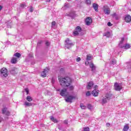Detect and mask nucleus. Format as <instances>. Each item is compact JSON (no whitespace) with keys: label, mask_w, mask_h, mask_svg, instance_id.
Returning a JSON list of instances; mask_svg holds the SVG:
<instances>
[{"label":"nucleus","mask_w":131,"mask_h":131,"mask_svg":"<svg viewBox=\"0 0 131 131\" xmlns=\"http://www.w3.org/2000/svg\"><path fill=\"white\" fill-rule=\"evenodd\" d=\"M111 98H112V94L110 93H107L105 95V96H103L101 97L100 100V103L102 105H104V104H107L110 100H111Z\"/></svg>","instance_id":"2"},{"label":"nucleus","mask_w":131,"mask_h":131,"mask_svg":"<svg viewBox=\"0 0 131 131\" xmlns=\"http://www.w3.org/2000/svg\"><path fill=\"white\" fill-rule=\"evenodd\" d=\"M124 40V38H121V40L119 43V47L121 48H123V45L122 43H123V41Z\"/></svg>","instance_id":"17"},{"label":"nucleus","mask_w":131,"mask_h":131,"mask_svg":"<svg viewBox=\"0 0 131 131\" xmlns=\"http://www.w3.org/2000/svg\"><path fill=\"white\" fill-rule=\"evenodd\" d=\"M91 59H92V56H91V55H88L86 60H91Z\"/></svg>","instance_id":"30"},{"label":"nucleus","mask_w":131,"mask_h":131,"mask_svg":"<svg viewBox=\"0 0 131 131\" xmlns=\"http://www.w3.org/2000/svg\"><path fill=\"white\" fill-rule=\"evenodd\" d=\"M2 9L3 7L1 5H0V11H2Z\"/></svg>","instance_id":"50"},{"label":"nucleus","mask_w":131,"mask_h":131,"mask_svg":"<svg viewBox=\"0 0 131 131\" xmlns=\"http://www.w3.org/2000/svg\"><path fill=\"white\" fill-rule=\"evenodd\" d=\"M0 74L2 77H7L8 76V70L7 69L3 68L1 69Z\"/></svg>","instance_id":"4"},{"label":"nucleus","mask_w":131,"mask_h":131,"mask_svg":"<svg viewBox=\"0 0 131 131\" xmlns=\"http://www.w3.org/2000/svg\"><path fill=\"white\" fill-rule=\"evenodd\" d=\"M130 106H131V102H130Z\"/></svg>","instance_id":"54"},{"label":"nucleus","mask_w":131,"mask_h":131,"mask_svg":"<svg viewBox=\"0 0 131 131\" xmlns=\"http://www.w3.org/2000/svg\"><path fill=\"white\" fill-rule=\"evenodd\" d=\"M64 123H65V124H68V120H64Z\"/></svg>","instance_id":"44"},{"label":"nucleus","mask_w":131,"mask_h":131,"mask_svg":"<svg viewBox=\"0 0 131 131\" xmlns=\"http://www.w3.org/2000/svg\"><path fill=\"white\" fill-rule=\"evenodd\" d=\"M3 114H5L6 116H10V113L9 111H7V108L5 107L2 110Z\"/></svg>","instance_id":"12"},{"label":"nucleus","mask_w":131,"mask_h":131,"mask_svg":"<svg viewBox=\"0 0 131 131\" xmlns=\"http://www.w3.org/2000/svg\"><path fill=\"white\" fill-rule=\"evenodd\" d=\"M76 31L74 32V35H78L79 33L78 32H81V28L80 26H77L76 28Z\"/></svg>","instance_id":"11"},{"label":"nucleus","mask_w":131,"mask_h":131,"mask_svg":"<svg viewBox=\"0 0 131 131\" xmlns=\"http://www.w3.org/2000/svg\"><path fill=\"white\" fill-rule=\"evenodd\" d=\"M30 12H33V7H32V6L30 7Z\"/></svg>","instance_id":"36"},{"label":"nucleus","mask_w":131,"mask_h":131,"mask_svg":"<svg viewBox=\"0 0 131 131\" xmlns=\"http://www.w3.org/2000/svg\"><path fill=\"white\" fill-rule=\"evenodd\" d=\"M86 5H91V0H86Z\"/></svg>","instance_id":"33"},{"label":"nucleus","mask_w":131,"mask_h":131,"mask_svg":"<svg viewBox=\"0 0 131 131\" xmlns=\"http://www.w3.org/2000/svg\"><path fill=\"white\" fill-rule=\"evenodd\" d=\"M80 107L81 108V109H86V106L83 105L82 103L80 104Z\"/></svg>","instance_id":"28"},{"label":"nucleus","mask_w":131,"mask_h":131,"mask_svg":"<svg viewBox=\"0 0 131 131\" xmlns=\"http://www.w3.org/2000/svg\"><path fill=\"white\" fill-rule=\"evenodd\" d=\"M93 7L95 10V11H96V12H98V9L99 8V5H98V4L94 3L93 4Z\"/></svg>","instance_id":"19"},{"label":"nucleus","mask_w":131,"mask_h":131,"mask_svg":"<svg viewBox=\"0 0 131 131\" xmlns=\"http://www.w3.org/2000/svg\"><path fill=\"white\" fill-rule=\"evenodd\" d=\"M60 85L62 88H68L71 84V78L69 77H66L64 78H60L59 79Z\"/></svg>","instance_id":"1"},{"label":"nucleus","mask_w":131,"mask_h":131,"mask_svg":"<svg viewBox=\"0 0 131 131\" xmlns=\"http://www.w3.org/2000/svg\"><path fill=\"white\" fill-rule=\"evenodd\" d=\"M125 21L127 23L131 22V16L129 15H127L125 17Z\"/></svg>","instance_id":"16"},{"label":"nucleus","mask_w":131,"mask_h":131,"mask_svg":"<svg viewBox=\"0 0 131 131\" xmlns=\"http://www.w3.org/2000/svg\"><path fill=\"white\" fill-rule=\"evenodd\" d=\"M69 16H70V17H72V18H73V17H74V16H75V13L74 12H71L69 14Z\"/></svg>","instance_id":"29"},{"label":"nucleus","mask_w":131,"mask_h":131,"mask_svg":"<svg viewBox=\"0 0 131 131\" xmlns=\"http://www.w3.org/2000/svg\"><path fill=\"white\" fill-rule=\"evenodd\" d=\"M74 46V44L72 43V41L69 39V38H67L66 40V48L67 49H68V50H70L71 47H73Z\"/></svg>","instance_id":"3"},{"label":"nucleus","mask_w":131,"mask_h":131,"mask_svg":"<svg viewBox=\"0 0 131 131\" xmlns=\"http://www.w3.org/2000/svg\"><path fill=\"white\" fill-rule=\"evenodd\" d=\"M60 95L62 97H67V89L66 88L62 89L60 92Z\"/></svg>","instance_id":"10"},{"label":"nucleus","mask_w":131,"mask_h":131,"mask_svg":"<svg viewBox=\"0 0 131 131\" xmlns=\"http://www.w3.org/2000/svg\"><path fill=\"white\" fill-rule=\"evenodd\" d=\"M50 119H51V121L54 122V123H57L58 122V120H57L56 119H55V118H54V117L53 116L50 117Z\"/></svg>","instance_id":"24"},{"label":"nucleus","mask_w":131,"mask_h":131,"mask_svg":"<svg viewBox=\"0 0 131 131\" xmlns=\"http://www.w3.org/2000/svg\"><path fill=\"white\" fill-rule=\"evenodd\" d=\"M110 35H111V34L110 32H106L103 34V36H106V37H110Z\"/></svg>","instance_id":"25"},{"label":"nucleus","mask_w":131,"mask_h":131,"mask_svg":"<svg viewBox=\"0 0 131 131\" xmlns=\"http://www.w3.org/2000/svg\"><path fill=\"white\" fill-rule=\"evenodd\" d=\"M25 92H26V93H27V95H28V94L29 93V90H28V88L25 89Z\"/></svg>","instance_id":"37"},{"label":"nucleus","mask_w":131,"mask_h":131,"mask_svg":"<svg viewBox=\"0 0 131 131\" xmlns=\"http://www.w3.org/2000/svg\"><path fill=\"white\" fill-rule=\"evenodd\" d=\"M70 90H73L74 88L73 86H71L70 87Z\"/></svg>","instance_id":"47"},{"label":"nucleus","mask_w":131,"mask_h":131,"mask_svg":"<svg viewBox=\"0 0 131 131\" xmlns=\"http://www.w3.org/2000/svg\"><path fill=\"white\" fill-rule=\"evenodd\" d=\"M24 105L26 106V107H29L30 106H32V103L31 102H28L27 101H26L24 103Z\"/></svg>","instance_id":"21"},{"label":"nucleus","mask_w":131,"mask_h":131,"mask_svg":"<svg viewBox=\"0 0 131 131\" xmlns=\"http://www.w3.org/2000/svg\"><path fill=\"white\" fill-rule=\"evenodd\" d=\"M107 26H109L110 27H111V26H112V24H111V22H108L107 23Z\"/></svg>","instance_id":"40"},{"label":"nucleus","mask_w":131,"mask_h":131,"mask_svg":"<svg viewBox=\"0 0 131 131\" xmlns=\"http://www.w3.org/2000/svg\"><path fill=\"white\" fill-rule=\"evenodd\" d=\"M13 57H16L17 59H19V58L21 57V54L17 52L13 55Z\"/></svg>","instance_id":"23"},{"label":"nucleus","mask_w":131,"mask_h":131,"mask_svg":"<svg viewBox=\"0 0 131 131\" xmlns=\"http://www.w3.org/2000/svg\"><path fill=\"white\" fill-rule=\"evenodd\" d=\"M112 64H113L114 65V64H116V60H113L112 61Z\"/></svg>","instance_id":"38"},{"label":"nucleus","mask_w":131,"mask_h":131,"mask_svg":"<svg viewBox=\"0 0 131 131\" xmlns=\"http://www.w3.org/2000/svg\"><path fill=\"white\" fill-rule=\"evenodd\" d=\"M57 92H60V91H61V89H57Z\"/></svg>","instance_id":"52"},{"label":"nucleus","mask_w":131,"mask_h":131,"mask_svg":"<svg viewBox=\"0 0 131 131\" xmlns=\"http://www.w3.org/2000/svg\"><path fill=\"white\" fill-rule=\"evenodd\" d=\"M128 128H129V126H128V125H125L124 126L123 130V131H127V130H128Z\"/></svg>","instance_id":"26"},{"label":"nucleus","mask_w":131,"mask_h":131,"mask_svg":"<svg viewBox=\"0 0 131 131\" xmlns=\"http://www.w3.org/2000/svg\"><path fill=\"white\" fill-rule=\"evenodd\" d=\"M85 22L86 23V25L88 26L91 25L92 24V18L90 17H88L86 18Z\"/></svg>","instance_id":"13"},{"label":"nucleus","mask_w":131,"mask_h":131,"mask_svg":"<svg viewBox=\"0 0 131 131\" xmlns=\"http://www.w3.org/2000/svg\"><path fill=\"white\" fill-rule=\"evenodd\" d=\"M92 105L91 104H88V106H87V108L88 109H89L90 110H91L92 109Z\"/></svg>","instance_id":"35"},{"label":"nucleus","mask_w":131,"mask_h":131,"mask_svg":"<svg viewBox=\"0 0 131 131\" xmlns=\"http://www.w3.org/2000/svg\"><path fill=\"white\" fill-rule=\"evenodd\" d=\"M80 60H81L80 57H78L76 59V61L77 62H79V61H80Z\"/></svg>","instance_id":"42"},{"label":"nucleus","mask_w":131,"mask_h":131,"mask_svg":"<svg viewBox=\"0 0 131 131\" xmlns=\"http://www.w3.org/2000/svg\"><path fill=\"white\" fill-rule=\"evenodd\" d=\"M21 8H24L25 7V5L24 4H20Z\"/></svg>","instance_id":"45"},{"label":"nucleus","mask_w":131,"mask_h":131,"mask_svg":"<svg viewBox=\"0 0 131 131\" xmlns=\"http://www.w3.org/2000/svg\"><path fill=\"white\" fill-rule=\"evenodd\" d=\"M52 83H54L55 82V80L52 79Z\"/></svg>","instance_id":"49"},{"label":"nucleus","mask_w":131,"mask_h":131,"mask_svg":"<svg viewBox=\"0 0 131 131\" xmlns=\"http://www.w3.org/2000/svg\"><path fill=\"white\" fill-rule=\"evenodd\" d=\"M49 71H50V69H49L48 68L44 69V70L41 73V76L42 77H46Z\"/></svg>","instance_id":"9"},{"label":"nucleus","mask_w":131,"mask_h":131,"mask_svg":"<svg viewBox=\"0 0 131 131\" xmlns=\"http://www.w3.org/2000/svg\"><path fill=\"white\" fill-rule=\"evenodd\" d=\"M123 49H125V50H127L130 48V45L129 44L126 43L125 46L123 45Z\"/></svg>","instance_id":"22"},{"label":"nucleus","mask_w":131,"mask_h":131,"mask_svg":"<svg viewBox=\"0 0 131 131\" xmlns=\"http://www.w3.org/2000/svg\"><path fill=\"white\" fill-rule=\"evenodd\" d=\"M112 16H113V17H116V16H117V14H116V13H114V14H113L112 15Z\"/></svg>","instance_id":"43"},{"label":"nucleus","mask_w":131,"mask_h":131,"mask_svg":"<svg viewBox=\"0 0 131 131\" xmlns=\"http://www.w3.org/2000/svg\"><path fill=\"white\" fill-rule=\"evenodd\" d=\"M97 88H98V85H95L94 88V90L92 91V95L94 97H97L99 95V91H97Z\"/></svg>","instance_id":"8"},{"label":"nucleus","mask_w":131,"mask_h":131,"mask_svg":"<svg viewBox=\"0 0 131 131\" xmlns=\"http://www.w3.org/2000/svg\"><path fill=\"white\" fill-rule=\"evenodd\" d=\"M75 99V97L73 96H69L66 98H65L66 102L67 103H72V100Z\"/></svg>","instance_id":"7"},{"label":"nucleus","mask_w":131,"mask_h":131,"mask_svg":"<svg viewBox=\"0 0 131 131\" xmlns=\"http://www.w3.org/2000/svg\"><path fill=\"white\" fill-rule=\"evenodd\" d=\"M86 96L87 97L91 96V92L90 91L87 92L86 93Z\"/></svg>","instance_id":"34"},{"label":"nucleus","mask_w":131,"mask_h":131,"mask_svg":"<svg viewBox=\"0 0 131 131\" xmlns=\"http://www.w3.org/2000/svg\"><path fill=\"white\" fill-rule=\"evenodd\" d=\"M64 72H65V70L64 69V68H61L60 70V73H64Z\"/></svg>","instance_id":"31"},{"label":"nucleus","mask_w":131,"mask_h":131,"mask_svg":"<svg viewBox=\"0 0 131 131\" xmlns=\"http://www.w3.org/2000/svg\"><path fill=\"white\" fill-rule=\"evenodd\" d=\"M26 100H28V102H31V101H32V97L30 96H27Z\"/></svg>","instance_id":"27"},{"label":"nucleus","mask_w":131,"mask_h":131,"mask_svg":"<svg viewBox=\"0 0 131 131\" xmlns=\"http://www.w3.org/2000/svg\"><path fill=\"white\" fill-rule=\"evenodd\" d=\"M50 42L47 41V42H46V45L47 47H49V46H50Z\"/></svg>","instance_id":"41"},{"label":"nucleus","mask_w":131,"mask_h":131,"mask_svg":"<svg viewBox=\"0 0 131 131\" xmlns=\"http://www.w3.org/2000/svg\"><path fill=\"white\" fill-rule=\"evenodd\" d=\"M16 70H17V69L16 68H11L10 70V72L11 74L13 75H15L16 74Z\"/></svg>","instance_id":"15"},{"label":"nucleus","mask_w":131,"mask_h":131,"mask_svg":"<svg viewBox=\"0 0 131 131\" xmlns=\"http://www.w3.org/2000/svg\"><path fill=\"white\" fill-rule=\"evenodd\" d=\"M8 27L9 28V27H11V26H8Z\"/></svg>","instance_id":"53"},{"label":"nucleus","mask_w":131,"mask_h":131,"mask_svg":"<svg viewBox=\"0 0 131 131\" xmlns=\"http://www.w3.org/2000/svg\"><path fill=\"white\" fill-rule=\"evenodd\" d=\"M55 25H56V21H52V26H55Z\"/></svg>","instance_id":"39"},{"label":"nucleus","mask_w":131,"mask_h":131,"mask_svg":"<svg viewBox=\"0 0 131 131\" xmlns=\"http://www.w3.org/2000/svg\"><path fill=\"white\" fill-rule=\"evenodd\" d=\"M83 131H90V128H89L88 127H85L83 128Z\"/></svg>","instance_id":"32"},{"label":"nucleus","mask_w":131,"mask_h":131,"mask_svg":"<svg viewBox=\"0 0 131 131\" xmlns=\"http://www.w3.org/2000/svg\"><path fill=\"white\" fill-rule=\"evenodd\" d=\"M17 61H18V58H16L15 57H12L11 59V63L12 64H16V63H17Z\"/></svg>","instance_id":"18"},{"label":"nucleus","mask_w":131,"mask_h":131,"mask_svg":"<svg viewBox=\"0 0 131 131\" xmlns=\"http://www.w3.org/2000/svg\"><path fill=\"white\" fill-rule=\"evenodd\" d=\"M89 66L90 68H91L92 71H94V70H96V66H95L93 63H90Z\"/></svg>","instance_id":"20"},{"label":"nucleus","mask_w":131,"mask_h":131,"mask_svg":"<svg viewBox=\"0 0 131 131\" xmlns=\"http://www.w3.org/2000/svg\"><path fill=\"white\" fill-rule=\"evenodd\" d=\"M94 82L93 81H91L88 82V85H87V89L88 90H91L92 88H93V86L94 85Z\"/></svg>","instance_id":"14"},{"label":"nucleus","mask_w":131,"mask_h":131,"mask_svg":"<svg viewBox=\"0 0 131 131\" xmlns=\"http://www.w3.org/2000/svg\"><path fill=\"white\" fill-rule=\"evenodd\" d=\"M46 2H48V3H50V2H51V0H46Z\"/></svg>","instance_id":"51"},{"label":"nucleus","mask_w":131,"mask_h":131,"mask_svg":"<svg viewBox=\"0 0 131 131\" xmlns=\"http://www.w3.org/2000/svg\"><path fill=\"white\" fill-rule=\"evenodd\" d=\"M106 125V126L109 127V126L110 125V123H107Z\"/></svg>","instance_id":"46"},{"label":"nucleus","mask_w":131,"mask_h":131,"mask_svg":"<svg viewBox=\"0 0 131 131\" xmlns=\"http://www.w3.org/2000/svg\"><path fill=\"white\" fill-rule=\"evenodd\" d=\"M3 120V118H2V117L0 116V122H2Z\"/></svg>","instance_id":"48"},{"label":"nucleus","mask_w":131,"mask_h":131,"mask_svg":"<svg viewBox=\"0 0 131 131\" xmlns=\"http://www.w3.org/2000/svg\"><path fill=\"white\" fill-rule=\"evenodd\" d=\"M114 89L115 91H121V90H122V86H121L120 84L117 82H116L114 84Z\"/></svg>","instance_id":"5"},{"label":"nucleus","mask_w":131,"mask_h":131,"mask_svg":"<svg viewBox=\"0 0 131 131\" xmlns=\"http://www.w3.org/2000/svg\"><path fill=\"white\" fill-rule=\"evenodd\" d=\"M103 11L106 15H110V8L107 5L103 6Z\"/></svg>","instance_id":"6"}]
</instances>
